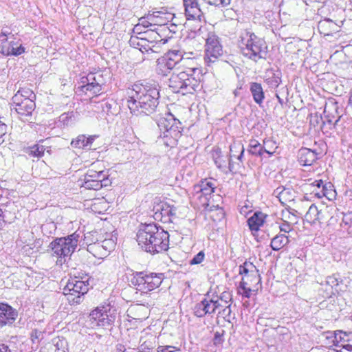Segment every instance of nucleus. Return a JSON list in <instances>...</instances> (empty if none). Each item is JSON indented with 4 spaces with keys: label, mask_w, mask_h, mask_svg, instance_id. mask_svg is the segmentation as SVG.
Wrapping results in <instances>:
<instances>
[{
    "label": "nucleus",
    "mask_w": 352,
    "mask_h": 352,
    "mask_svg": "<svg viewBox=\"0 0 352 352\" xmlns=\"http://www.w3.org/2000/svg\"><path fill=\"white\" fill-rule=\"evenodd\" d=\"M250 91L253 97L254 101L258 105H261L265 99V94L261 84L258 82H251Z\"/></svg>",
    "instance_id": "obj_26"
},
{
    "label": "nucleus",
    "mask_w": 352,
    "mask_h": 352,
    "mask_svg": "<svg viewBox=\"0 0 352 352\" xmlns=\"http://www.w3.org/2000/svg\"><path fill=\"white\" fill-rule=\"evenodd\" d=\"M351 337H352V332L351 331H336L334 333L333 344L336 347L339 345L348 344L347 342L349 341Z\"/></svg>",
    "instance_id": "obj_33"
},
{
    "label": "nucleus",
    "mask_w": 352,
    "mask_h": 352,
    "mask_svg": "<svg viewBox=\"0 0 352 352\" xmlns=\"http://www.w3.org/2000/svg\"><path fill=\"white\" fill-rule=\"evenodd\" d=\"M18 316L17 311L11 306L0 302V329L12 324Z\"/></svg>",
    "instance_id": "obj_18"
},
{
    "label": "nucleus",
    "mask_w": 352,
    "mask_h": 352,
    "mask_svg": "<svg viewBox=\"0 0 352 352\" xmlns=\"http://www.w3.org/2000/svg\"><path fill=\"white\" fill-rule=\"evenodd\" d=\"M164 57L168 62H171L175 67L183 59V52L181 50H170Z\"/></svg>",
    "instance_id": "obj_35"
},
{
    "label": "nucleus",
    "mask_w": 352,
    "mask_h": 352,
    "mask_svg": "<svg viewBox=\"0 0 352 352\" xmlns=\"http://www.w3.org/2000/svg\"><path fill=\"white\" fill-rule=\"evenodd\" d=\"M1 52L5 56H17L25 52V47L22 44L18 45V43L14 41L7 43L8 39L6 38L1 39Z\"/></svg>",
    "instance_id": "obj_19"
},
{
    "label": "nucleus",
    "mask_w": 352,
    "mask_h": 352,
    "mask_svg": "<svg viewBox=\"0 0 352 352\" xmlns=\"http://www.w3.org/2000/svg\"><path fill=\"white\" fill-rule=\"evenodd\" d=\"M266 214L261 212H255L248 221V225L252 232H258L260 228L263 225Z\"/></svg>",
    "instance_id": "obj_23"
},
{
    "label": "nucleus",
    "mask_w": 352,
    "mask_h": 352,
    "mask_svg": "<svg viewBox=\"0 0 352 352\" xmlns=\"http://www.w3.org/2000/svg\"><path fill=\"white\" fill-rule=\"evenodd\" d=\"M289 240L285 234H279L273 237L271 240L270 247L274 251H278L283 248Z\"/></svg>",
    "instance_id": "obj_32"
},
{
    "label": "nucleus",
    "mask_w": 352,
    "mask_h": 352,
    "mask_svg": "<svg viewBox=\"0 0 352 352\" xmlns=\"http://www.w3.org/2000/svg\"><path fill=\"white\" fill-rule=\"evenodd\" d=\"M133 92L127 100V106L131 113L150 115L155 111L160 98V91L155 85L134 84Z\"/></svg>",
    "instance_id": "obj_1"
},
{
    "label": "nucleus",
    "mask_w": 352,
    "mask_h": 352,
    "mask_svg": "<svg viewBox=\"0 0 352 352\" xmlns=\"http://www.w3.org/2000/svg\"><path fill=\"white\" fill-rule=\"evenodd\" d=\"M280 232L288 233L291 230V226L288 223H284L279 226Z\"/></svg>",
    "instance_id": "obj_56"
},
{
    "label": "nucleus",
    "mask_w": 352,
    "mask_h": 352,
    "mask_svg": "<svg viewBox=\"0 0 352 352\" xmlns=\"http://www.w3.org/2000/svg\"><path fill=\"white\" fill-rule=\"evenodd\" d=\"M318 29L320 34L330 35L333 32L336 31L337 24L329 19H325L318 23Z\"/></svg>",
    "instance_id": "obj_30"
},
{
    "label": "nucleus",
    "mask_w": 352,
    "mask_h": 352,
    "mask_svg": "<svg viewBox=\"0 0 352 352\" xmlns=\"http://www.w3.org/2000/svg\"><path fill=\"white\" fill-rule=\"evenodd\" d=\"M314 195L316 197H317L318 198H322L324 197H325V195L327 194H328L327 192H326V195H325V192H323L322 189H316L315 191H314Z\"/></svg>",
    "instance_id": "obj_60"
},
{
    "label": "nucleus",
    "mask_w": 352,
    "mask_h": 352,
    "mask_svg": "<svg viewBox=\"0 0 352 352\" xmlns=\"http://www.w3.org/2000/svg\"><path fill=\"white\" fill-rule=\"evenodd\" d=\"M242 292H239L242 296L243 297H245V298H250V294H251V292H252V289L249 287H246L245 289H243V290H241Z\"/></svg>",
    "instance_id": "obj_59"
},
{
    "label": "nucleus",
    "mask_w": 352,
    "mask_h": 352,
    "mask_svg": "<svg viewBox=\"0 0 352 352\" xmlns=\"http://www.w3.org/2000/svg\"><path fill=\"white\" fill-rule=\"evenodd\" d=\"M101 238V234L98 231H92L87 232L85 234L84 241L87 245V251H89V246L92 244H96Z\"/></svg>",
    "instance_id": "obj_36"
},
{
    "label": "nucleus",
    "mask_w": 352,
    "mask_h": 352,
    "mask_svg": "<svg viewBox=\"0 0 352 352\" xmlns=\"http://www.w3.org/2000/svg\"><path fill=\"white\" fill-rule=\"evenodd\" d=\"M100 241L96 244H92L89 246V252L95 257L103 258L109 255V254L114 250L116 242L113 239L105 238Z\"/></svg>",
    "instance_id": "obj_15"
},
{
    "label": "nucleus",
    "mask_w": 352,
    "mask_h": 352,
    "mask_svg": "<svg viewBox=\"0 0 352 352\" xmlns=\"http://www.w3.org/2000/svg\"><path fill=\"white\" fill-rule=\"evenodd\" d=\"M221 306H223V304L219 302L217 298H213L207 294L202 300L195 304L192 309L193 314L198 318L206 316L212 317L217 311L220 309Z\"/></svg>",
    "instance_id": "obj_13"
},
{
    "label": "nucleus",
    "mask_w": 352,
    "mask_h": 352,
    "mask_svg": "<svg viewBox=\"0 0 352 352\" xmlns=\"http://www.w3.org/2000/svg\"><path fill=\"white\" fill-rule=\"evenodd\" d=\"M231 0H218V6L221 7H226L230 4Z\"/></svg>",
    "instance_id": "obj_61"
},
{
    "label": "nucleus",
    "mask_w": 352,
    "mask_h": 352,
    "mask_svg": "<svg viewBox=\"0 0 352 352\" xmlns=\"http://www.w3.org/2000/svg\"><path fill=\"white\" fill-rule=\"evenodd\" d=\"M321 214V210H319L316 205L311 204L305 215V220L310 225H313L320 221Z\"/></svg>",
    "instance_id": "obj_31"
},
{
    "label": "nucleus",
    "mask_w": 352,
    "mask_h": 352,
    "mask_svg": "<svg viewBox=\"0 0 352 352\" xmlns=\"http://www.w3.org/2000/svg\"><path fill=\"white\" fill-rule=\"evenodd\" d=\"M87 281L80 280L78 277L69 279L63 288V294L70 305H78L84 298V295L89 291Z\"/></svg>",
    "instance_id": "obj_9"
},
{
    "label": "nucleus",
    "mask_w": 352,
    "mask_h": 352,
    "mask_svg": "<svg viewBox=\"0 0 352 352\" xmlns=\"http://www.w3.org/2000/svg\"><path fill=\"white\" fill-rule=\"evenodd\" d=\"M45 150L44 146L35 144L30 147L29 155L32 157H40L44 155Z\"/></svg>",
    "instance_id": "obj_40"
},
{
    "label": "nucleus",
    "mask_w": 352,
    "mask_h": 352,
    "mask_svg": "<svg viewBox=\"0 0 352 352\" xmlns=\"http://www.w3.org/2000/svg\"><path fill=\"white\" fill-rule=\"evenodd\" d=\"M16 94H19L20 98H19L20 100H23V98H30L32 100H34L36 96L34 93L27 88L20 89Z\"/></svg>",
    "instance_id": "obj_41"
},
{
    "label": "nucleus",
    "mask_w": 352,
    "mask_h": 352,
    "mask_svg": "<svg viewBox=\"0 0 352 352\" xmlns=\"http://www.w3.org/2000/svg\"><path fill=\"white\" fill-rule=\"evenodd\" d=\"M331 106L332 107H333V109H334L336 111H337V106H336V104H332V103H331V104H327L325 105L324 111V113L325 114H327V115H326V116H327V117H329V115L328 114V110H327V109H328V108H330V107H331Z\"/></svg>",
    "instance_id": "obj_62"
},
{
    "label": "nucleus",
    "mask_w": 352,
    "mask_h": 352,
    "mask_svg": "<svg viewBox=\"0 0 352 352\" xmlns=\"http://www.w3.org/2000/svg\"><path fill=\"white\" fill-rule=\"evenodd\" d=\"M222 309L221 311L219 309L218 311V314L221 316L226 321L230 322L231 319V309H230V305H228L226 306H224L223 307H221Z\"/></svg>",
    "instance_id": "obj_43"
},
{
    "label": "nucleus",
    "mask_w": 352,
    "mask_h": 352,
    "mask_svg": "<svg viewBox=\"0 0 352 352\" xmlns=\"http://www.w3.org/2000/svg\"><path fill=\"white\" fill-rule=\"evenodd\" d=\"M79 237V234L74 232L67 237L57 238L50 243L52 254L57 258V264L62 265L75 251Z\"/></svg>",
    "instance_id": "obj_6"
},
{
    "label": "nucleus",
    "mask_w": 352,
    "mask_h": 352,
    "mask_svg": "<svg viewBox=\"0 0 352 352\" xmlns=\"http://www.w3.org/2000/svg\"><path fill=\"white\" fill-rule=\"evenodd\" d=\"M214 344H219L223 342L222 336L219 332H216L214 336Z\"/></svg>",
    "instance_id": "obj_57"
},
{
    "label": "nucleus",
    "mask_w": 352,
    "mask_h": 352,
    "mask_svg": "<svg viewBox=\"0 0 352 352\" xmlns=\"http://www.w3.org/2000/svg\"><path fill=\"white\" fill-rule=\"evenodd\" d=\"M157 124L160 130V137L164 144L170 147L177 145L182 135L181 122L173 115L168 113L166 117L160 118Z\"/></svg>",
    "instance_id": "obj_5"
},
{
    "label": "nucleus",
    "mask_w": 352,
    "mask_h": 352,
    "mask_svg": "<svg viewBox=\"0 0 352 352\" xmlns=\"http://www.w3.org/2000/svg\"><path fill=\"white\" fill-rule=\"evenodd\" d=\"M158 60L160 62L163 61V65L170 72L175 68L173 63L171 62H168L164 57L159 58Z\"/></svg>",
    "instance_id": "obj_53"
},
{
    "label": "nucleus",
    "mask_w": 352,
    "mask_h": 352,
    "mask_svg": "<svg viewBox=\"0 0 352 352\" xmlns=\"http://www.w3.org/2000/svg\"><path fill=\"white\" fill-rule=\"evenodd\" d=\"M244 153V148L241 144H234L230 146V157L229 159L228 169L230 172H232L234 167V164L232 161V157H236L238 160L242 162V159Z\"/></svg>",
    "instance_id": "obj_27"
},
{
    "label": "nucleus",
    "mask_w": 352,
    "mask_h": 352,
    "mask_svg": "<svg viewBox=\"0 0 352 352\" xmlns=\"http://www.w3.org/2000/svg\"><path fill=\"white\" fill-rule=\"evenodd\" d=\"M54 352H65V341L60 339L53 340Z\"/></svg>",
    "instance_id": "obj_44"
},
{
    "label": "nucleus",
    "mask_w": 352,
    "mask_h": 352,
    "mask_svg": "<svg viewBox=\"0 0 352 352\" xmlns=\"http://www.w3.org/2000/svg\"><path fill=\"white\" fill-rule=\"evenodd\" d=\"M148 20L142 19V25L144 28L152 27L154 24L153 23L157 22V20H155V16L153 15H150L147 17Z\"/></svg>",
    "instance_id": "obj_47"
},
{
    "label": "nucleus",
    "mask_w": 352,
    "mask_h": 352,
    "mask_svg": "<svg viewBox=\"0 0 352 352\" xmlns=\"http://www.w3.org/2000/svg\"><path fill=\"white\" fill-rule=\"evenodd\" d=\"M248 152L252 155L262 157L264 154L263 145L256 140L252 139L250 140Z\"/></svg>",
    "instance_id": "obj_34"
},
{
    "label": "nucleus",
    "mask_w": 352,
    "mask_h": 352,
    "mask_svg": "<svg viewBox=\"0 0 352 352\" xmlns=\"http://www.w3.org/2000/svg\"><path fill=\"white\" fill-rule=\"evenodd\" d=\"M327 283L333 287V286L338 285V280L333 276H329L327 279Z\"/></svg>",
    "instance_id": "obj_54"
},
{
    "label": "nucleus",
    "mask_w": 352,
    "mask_h": 352,
    "mask_svg": "<svg viewBox=\"0 0 352 352\" xmlns=\"http://www.w3.org/2000/svg\"><path fill=\"white\" fill-rule=\"evenodd\" d=\"M0 352H12L8 346L3 343H0Z\"/></svg>",
    "instance_id": "obj_63"
},
{
    "label": "nucleus",
    "mask_w": 352,
    "mask_h": 352,
    "mask_svg": "<svg viewBox=\"0 0 352 352\" xmlns=\"http://www.w3.org/2000/svg\"><path fill=\"white\" fill-rule=\"evenodd\" d=\"M152 211L153 218L164 223L173 222L176 218L177 208L157 199L154 201Z\"/></svg>",
    "instance_id": "obj_12"
},
{
    "label": "nucleus",
    "mask_w": 352,
    "mask_h": 352,
    "mask_svg": "<svg viewBox=\"0 0 352 352\" xmlns=\"http://www.w3.org/2000/svg\"><path fill=\"white\" fill-rule=\"evenodd\" d=\"M184 6L185 7V14L188 20H201L203 13L198 0H184Z\"/></svg>",
    "instance_id": "obj_20"
},
{
    "label": "nucleus",
    "mask_w": 352,
    "mask_h": 352,
    "mask_svg": "<svg viewBox=\"0 0 352 352\" xmlns=\"http://www.w3.org/2000/svg\"><path fill=\"white\" fill-rule=\"evenodd\" d=\"M222 55L223 47L219 37L213 33H209L206 42L205 60L214 63Z\"/></svg>",
    "instance_id": "obj_14"
},
{
    "label": "nucleus",
    "mask_w": 352,
    "mask_h": 352,
    "mask_svg": "<svg viewBox=\"0 0 352 352\" xmlns=\"http://www.w3.org/2000/svg\"><path fill=\"white\" fill-rule=\"evenodd\" d=\"M138 245L152 254L168 250L169 234L155 223L142 224L136 234Z\"/></svg>",
    "instance_id": "obj_2"
},
{
    "label": "nucleus",
    "mask_w": 352,
    "mask_h": 352,
    "mask_svg": "<svg viewBox=\"0 0 352 352\" xmlns=\"http://www.w3.org/2000/svg\"><path fill=\"white\" fill-rule=\"evenodd\" d=\"M97 165V163H93L84 175L82 186L86 189L98 190L102 187H107L111 184L108 171L98 170Z\"/></svg>",
    "instance_id": "obj_8"
},
{
    "label": "nucleus",
    "mask_w": 352,
    "mask_h": 352,
    "mask_svg": "<svg viewBox=\"0 0 352 352\" xmlns=\"http://www.w3.org/2000/svg\"><path fill=\"white\" fill-rule=\"evenodd\" d=\"M263 148L266 150L263 151L264 153H267L269 156H272L275 152L277 146L276 142L270 139L263 140Z\"/></svg>",
    "instance_id": "obj_37"
},
{
    "label": "nucleus",
    "mask_w": 352,
    "mask_h": 352,
    "mask_svg": "<svg viewBox=\"0 0 352 352\" xmlns=\"http://www.w3.org/2000/svg\"><path fill=\"white\" fill-rule=\"evenodd\" d=\"M250 280H248L245 278H242V280L239 284V289L243 290V289L246 288L247 286L249 285Z\"/></svg>",
    "instance_id": "obj_58"
},
{
    "label": "nucleus",
    "mask_w": 352,
    "mask_h": 352,
    "mask_svg": "<svg viewBox=\"0 0 352 352\" xmlns=\"http://www.w3.org/2000/svg\"><path fill=\"white\" fill-rule=\"evenodd\" d=\"M7 132V125L0 120V138L2 139L3 136Z\"/></svg>",
    "instance_id": "obj_55"
},
{
    "label": "nucleus",
    "mask_w": 352,
    "mask_h": 352,
    "mask_svg": "<svg viewBox=\"0 0 352 352\" xmlns=\"http://www.w3.org/2000/svg\"><path fill=\"white\" fill-rule=\"evenodd\" d=\"M239 273L250 280L251 283H258L261 281V277L256 267L251 262L245 261L243 265H239Z\"/></svg>",
    "instance_id": "obj_17"
},
{
    "label": "nucleus",
    "mask_w": 352,
    "mask_h": 352,
    "mask_svg": "<svg viewBox=\"0 0 352 352\" xmlns=\"http://www.w3.org/2000/svg\"><path fill=\"white\" fill-rule=\"evenodd\" d=\"M269 84L272 87H278L280 82L281 79L278 76L274 75L272 78L268 79Z\"/></svg>",
    "instance_id": "obj_52"
},
{
    "label": "nucleus",
    "mask_w": 352,
    "mask_h": 352,
    "mask_svg": "<svg viewBox=\"0 0 352 352\" xmlns=\"http://www.w3.org/2000/svg\"><path fill=\"white\" fill-rule=\"evenodd\" d=\"M97 138V135H78L76 138L72 139L70 144L74 148L89 150Z\"/></svg>",
    "instance_id": "obj_21"
},
{
    "label": "nucleus",
    "mask_w": 352,
    "mask_h": 352,
    "mask_svg": "<svg viewBox=\"0 0 352 352\" xmlns=\"http://www.w3.org/2000/svg\"><path fill=\"white\" fill-rule=\"evenodd\" d=\"M100 106L102 111L109 116H116L120 113V107L113 99L103 100Z\"/></svg>",
    "instance_id": "obj_29"
},
{
    "label": "nucleus",
    "mask_w": 352,
    "mask_h": 352,
    "mask_svg": "<svg viewBox=\"0 0 352 352\" xmlns=\"http://www.w3.org/2000/svg\"><path fill=\"white\" fill-rule=\"evenodd\" d=\"M273 195L278 199L282 205H286L287 202L294 200L292 190L283 186L276 188L274 190Z\"/></svg>",
    "instance_id": "obj_24"
},
{
    "label": "nucleus",
    "mask_w": 352,
    "mask_h": 352,
    "mask_svg": "<svg viewBox=\"0 0 352 352\" xmlns=\"http://www.w3.org/2000/svg\"><path fill=\"white\" fill-rule=\"evenodd\" d=\"M318 154L314 150L307 148H301L298 151V162L302 166H311L315 162Z\"/></svg>",
    "instance_id": "obj_22"
},
{
    "label": "nucleus",
    "mask_w": 352,
    "mask_h": 352,
    "mask_svg": "<svg viewBox=\"0 0 352 352\" xmlns=\"http://www.w3.org/2000/svg\"><path fill=\"white\" fill-rule=\"evenodd\" d=\"M81 90L87 94L89 93L93 96H96L102 90V87L105 85V79L100 72H91L87 76L82 78Z\"/></svg>",
    "instance_id": "obj_11"
},
{
    "label": "nucleus",
    "mask_w": 352,
    "mask_h": 352,
    "mask_svg": "<svg viewBox=\"0 0 352 352\" xmlns=\"http://www.w3.org/2000/svg\"><path fill=\"white\" fill-rule=\"evenodd\" d=\"M216 188V181L212 179H204L201 181L200 184L195 187L197 192H201V195H210L214 192Z\"/></svg>",
    "instance_id": "obj_25"
},
{
    "label": "nucleus",
    "mask_w": 352,
    "mask_h": 352,
    "mask_svg": "<svg viewBox=\"0 0 352 352\" xmlns=\"http://www.w3.org/2000/svg\"><path fill=\"white\" fill-rule=\"evenodd\" d=\"M333 187L331 183L329 182L322 185V188H321L323 192L328 193L325 195V197L329 200L332 199V198L335 197V190H333Z\"/></svg>",
    "instance_id": "obj_42"
},
{
    "label": "nucleus",
    "mask_w": 352,
    "mask_h": 352,
    "mask_svg": "<svg viewBox=\"0 0 352 352\" xmlns=\"http://www.w3.org/2000/svg\"><path fill=\"white\" fill-rule=\"evenodd\" d=\"M155 346V337L150 335L147 338H140L138 349V352H152Z\"/></svg>",
    "instance_id": "obj_28"
},
{
    "label": "nucleus",
    "mask_w": 352,
    "mask_h": 352,
    "mask_svg": "<svg viewBox=\"0 0 352 352\" xmlns=\"http://www.w3.org/2000/svg\"><path fill=\"white\" fill-rule=\"evenodd\" d=\"M205 257V254L203 251L198 252L190 261V265H197L201 263Z\"/></svg>",
    "instance_id": "obj_45"
},
{
    "label": "nucleus",
    "mask_w": 352,
    "mask_h": 352,
    "mask_svg": "<svg viewBox=\"0 0 352 352\" xmlns=\"http://www.w3.org/2000/svg\"><path fill=\"white\" fill-rule=\"evenodd\" d=\"M340 226L343 229L346 230L349 234H352V212L344 214Z\"/></svg>",
    "instance_id": "obj_38"
},
{
    "label": "nucleus",
    "mask_w": 352,
    "mask_h": 352,
    "mask_svg": "<svg viewBox=\"0 0 352 352\" xmlns=\"http://www.w3.org/2000/svg\"><path fill=\"white\" fill-rule=\"evenodd\" d=\"M19 98V94H15L12 97L14 109L22 118L30 117L36 107L34 100L30 98H23V100H20Z\"/></svg>",
    "instance_id": "obj_16"
},
{
    "label": "nucleus",
    "mask_w": 352,
    "mask_h": 352,
    "mask_svg": "<svg viewBox=\"0 0 352 352\" xmlns=\"http://www.w3.org/2000/svg\"><path fill=\"white\" fill-rule=\"evenodd\" d=\"M335 351L336 352H352V345L349 344L339 345L336 346Z\"/></svg>",
    "instance_id": "obj_49"
},
{
    "label": "nucleus",
    "mask_w": 352,
    "mask_h": 352,
    "mask_svg": "<svg viewBox=\"0 0 352 352\" xmlns=\"http://www.w3.org/2000/svg\"><path fill=\"white\" fill-rule=\"evenodd\" d=\"M131 276V285L136 290L144 294L159 287L164 278L162 273H148L147 272H133Z\"/></svg>",
    "instance_id": "obj_7"
},
{
    "label": "nucleus",
    "mask_w": 352,
    "mask_h": 352,
    "mask_svg": "<svg viewBox=\"0 0 352 352\" xmlns=\"http://www.w3.org/2000/svg\"><path fill=\"white\" fill-rule=\"evenodd\" d=\"M178 350L177 347L174 346H159L157 347V352H174Z\"/></svg>",
    "instance_id": "obj_50"
},
{
    "label": "nucleus",
    "mask_w": 352,
    "mask_h": 352,
    "mask_svg": "<svg viewBox=\"0 0 352 352\" xmlns=\"http://www.w3.org/2000/svg\"><path fill=\"white\" fill-rule=\"evenodd\" d=\"M214 164L217 167L222 171L226 170V162L223 160L220 157H216L214 160Z\"/></svg>",
    "instance_id": "obj_48"
},
{
    "label": "nucleus",
    "mask_w": 352,
    "mask_h": 352,
    "mask_svg": "<svg viewBox=\"0 0 352 352\" xmlns=\"http://www.w3.org/2000/svg\"><path fill=\"white\" fill-rule=\"evenodd\" d=\"M236 45L243 56L255 62L265 58L267 53V45L265 40L248 28L241 29L238 32Z\"/></svg>",
    "instance_id": "obj_3"
},
{
    "label": "nucleus",
    "mask_w": 352,
    "mask_h": 352,
    "mask_svg": "<svg viewBox=\"0 0 352 352\" xmlns=\"http://www.w3.org/2000/svg\"><path fill=\"white\" fill-rule=\"evenodd\" d=\"M156 71L159 75L166 76L170 72L164 65L163 61L160 62L157 60V61Z\"/></svg>",
    "instance_id": "obj_46"
},
{
    "label": "nucleus",
    "mask_w": 352,
    "mask_h": 352,
    "mask_svg": "<svg viewBox=\"0 0 352 352\" xmlns=\"http://www.w3.org/2000/svg\"><path fill=\"white\" fill-rule=\"evenodd\" d=\"M213 298H217L218 301L223 304V306L220 307H223L228 305H230V302L232 300V295L229 292H223L220 296H212Z\"/></svg>",
    "instance_id": "obj_39"
},
{
    "label": "nucleus",
    "mask_w": 352,
    "mask_h": 352,
    "mask_svg": "<svg viewBox=\"0 0 352 352\" xmlns=\"http://www.w3.org/2000/svg\"><path fill=\"white\" fill-rule=\"evenodd\" d=\"M10 35H12V36H14V35L12 34V31L10 30V28L6 26V27H3L1 29L0 38L3 37V38H6L8 39V36Z\"/></svg>",
    "instance_id": "obj_51"
},
{
    "label": "nucleus",
    "mask_w": 352,
    "mask_h": 352,
    "mask_svg": "<svg viewBox=\"0 0 352 352\" xmlns=\"http://www.w3.org/2000/svg\"><path fill=\"white\" fill-rule=\"evenodd\" d=\"M200 69L188 68L179 73H173L168 79V86L175 93L182 95L192 94L200 85Z\"/></svg>",
    "instance_id": "obj_4"
},
{
    "label": "nucleus",
    "mask_w": 352,
    "mask_h": 352,
    "mask_svg": "<svg viewBox=\"0 0 352 352\" xmlns=\"http://www.w3.org/2000/svg\"><path fill=\"white\" fill-rule=\"evenodd\" d=\"M111 309V305L107 302H104L94 309L89 316V320L92 326L102 328L111 327L115 318L110 313Z\"/></svg>",
    "instance_id": "obj_10"
},
{
    "label": "nucleus",
    "mask_w": 352,
    "mask_h": 352,
    "mask_svg": "<svg viewBox=\"0 0 352 352\" xmlns=\"http://www.w3.org/2000/svg\"><path fill=\"white\" fill-rule=\"evenodd\" d=\"M313 185H314V186H317V188H318L317 189H320V187H321V186L322 187V185H324V184H323V182H322V180L319 179V180H316V181L313 183Z\"/></svg>",
    "instance_id": "obj_64"
}]
</instances>
